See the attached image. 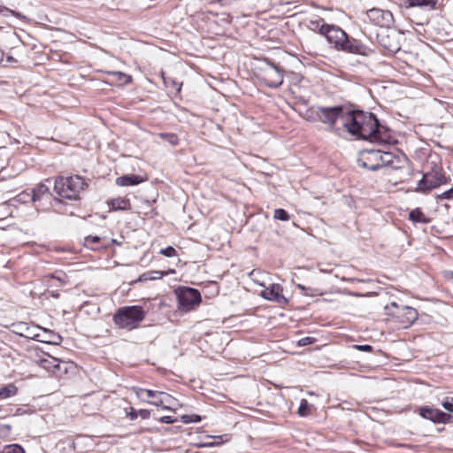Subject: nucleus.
Returning a JSON list of instances; mask_svg holds the SVG:
<instances>
[{
  "label": "nucleus",
  "mask_w": 453,
  "mask_h": 453,
  "mask_svg": "<svg viewBox=\"0 0 453 453\" xmlns=\"http://www.w3.org/2000/svg\"><path fill=\"white\" fill-rule=\"evenodd\" d=\"M343 127L350 134L363 140L386 142L388 138L386 127L380 125L372 112L348 108Z\"/></svg>",
  "instance_id": "f257e3e1"
},
{
  "label": "nucleus",
  "mask_w": 453,
  "mask_h": 453,
  "mask_svg": "<svg viewBox=\"0 0 453 453\" xmlns=\"http://www.w3.org/2000/svg\"><path fill=\"white\" fill-rule=\"evenodd\" d=\"M86 188H88V183L85 179L76 174L67 177L58 176L54 182L55 192L61 198L67 200H79L81 191Z\"/></svg>",
  "instance_id": "f03ea898"
},
{
  "label": "nucleus",
  "mask_w": 453,
  "mask_h": 453,
  "mask_svg": "<svg viewBox=\"0 0 453 453\" xmlns=\"http://www.w3.org/2000/svg\"><path fill=\"white\" fill-rule=\"evenodd\" d=\"M348 107L343 105H335L331 107L318 106L311 109L309 111L314 115L313 120L317 119L326 125V129L335 134H340L341 129L335 127V123L340 119L344 125V119L347 114Z\"/></svg>",
  "instance_id": "7ed1b4c3"
},
{
  "label": "nucleus",
  "mask_w": 453,
  "mask_h": 453,
  "mask_svg": "<svg viewBox=\"0 0 453 453\" xmlns=\"http://www.w3.org/2000/svg\"><path fill=\"white\" fill-rule=\"evenodd\" d=\"M146 312L140 305L119 308L113 315V322L122 329L133 330L145 319Z\"/></svg>",
  "instance_id": "20e7f679"
},
{
  "label": "nucleus",
  "mask_w": 453,
  "mask_h": 453,
  "mask_svg": "<svg viewBox=\"0 0 453 453\" xmlns=\"http://www.w3.org/2000/svg\"><path fill=\"white\" fill-rule=\"evenodd\" d=\"M384 309L387 315L395 318L404 328L409 327L418 319V311L411 306L399 305L396 302H391Z\"/></svg>",
  "instance_id": "39448f33"
},
{
  "label": "nucleus",
  "mask_w": 453,
  "mask_h": 453,
  "mask_svg": "<svg viewBox=\"0 0 453 453\" xmlns=\"http://www.w3.org/2000/svg\"><path fill=\"white\" fill-rule=\"evenodd\" d=\"M262 62L263 65L259 68L260 80L269 88H279L283 82V69L267 58H265Z\"/></svg>",
  "instance_id": "423d86ee"
},
{
  "label": "nucleus",
  "mask_w": 453,
  "mask_h": 453,
  "mask_svg": "<svg viewBox=\"0 0 453 453\" xmlns=\"http://www.w3.org/2000/svg\"><path fill=\"white\" fill-rule=\"evenodd\" d=\"M179 309L182 311L194 310L202 301L200 292L193 288L180 287L175 290Z\"/></svg>",
  "instance_id": "0eeeda50"
},
{
  "label": "nucleus",
  "mask_w": 453,
  "mask_h": 453,
  "mask_svg": "<svg viewBox=\"0 0 453 453\" xmlns=\"http://www.w3.org/2000/svg\"><path fill=\"white\" fill-rule=\"evenodd\" d=\"M134 391L139 399L157 407H162L165 410L169 409L166 404L171 403V401L173 400V397L170 395L162 391L141 388H134Z\"/></svg>",
  "instance_id": "6e6552de"
},
{
  "label": "nucleus",
  "mask_w": 453,
  "mask_h": 453,
  "mask_svg": "<svg viewBox=\"0 0 453 453\" xmlns=\"http://www.w3.org/2000/svg\"><path fill=\"white\" fill-rule=\"evenodd\" d=\"M446 182L444 175L440 170H433L423 175L422 179L418 182L416 191L429 192Z\"/></svg>",
  "instance_id": "1a4fd4ad"
},
{
  "label": "nucleus",
  "mask_w": 453,
  "mask_h": 453,
  "mask_svg": "<svg viewBox=\"0 0 453 453\" xmlns=\"http://www.w3.org/2000/svg\"><path fill=\"white\" fill-rule=\"evenodd\" d=\"M338 50L365 57L372 53V50L368 46L362 43L359 40L349 36L348 34L346 35L344 42L340 45V49Z\"/></svg>",
  "instance_id": "9d476101"
},
{
  "label": "nucleus",
  "mask_w": 453,
  "mask_h": 453,
  "mask_svg": "<svg viewBox=\"0 0 453 453\" xmlns=\"http://www.w3.org/2000/svg\"><path fill=\"white\" fill-rule=\"evenodd\" d=\"M368 19L376 26L389 28L394 23L391 12L380 8H372L366 12Z\"/></svg>",
  "instance_id": "9b49d317"
},
{
  "label": "nucleus",
  "mask_w": 453,
  "mask_h": 453,
  "mask_svg": "<svg viewBox=\"0 0 453 453\" xmlns=\"http://www.w3.org/2000/svg\"><path fill=\"white\" fill-rule=\"evenodd\" d=\"M380 157V150H366L362 152L358 164L363 168L377 171L381 168Z\"/></svg>",
  "instance_id": "f8f14e48"
},
{
  "label": "nucleus",
  "mask_w": 453,
  "mask_h": 453,
  "mask_svg": "<svg viewBox=\"0 0 453 453\" xmlns=\"http://www.w3.org/2000/svg\"><path fill=\"white\" fill-rule=\"evenodd\" d=\"M418 414L423 418L428 419L434 424H448L452 418L450 414L428 406L420 407L418 409Z\"/></svg>",
  "instance_id": "ddd939ff"
},
{
  "label": "nucleus",
  "mask_w": 453,
  "mask_h": 453,
  "mask_svg": "<svg viewBox=\"0 0 453 453\" xmlns=\"http://www.w3.org/2000/svg\"><path fill=\"white\" fill-rule=\"evenodd\" d=\"M379 43L391 53H396L401 50V44L397 34L394 31L383 32L377 35Z\"/></svg>",
  "instance_id": "4468645a"
},
{
  "label": "nucleus",
  "mask_w": 453,
  "mask_h": 453,
  "mask_svg": "<svg viewBox=\"0 0 453 453\" xmlns=\"http://www.w3.org/2000/svg\"><path fill=\"white\" fill-rule=\"evenodd\" d=\"M346 35L347 33L340 27L335 25H329L324 36L326 37V41L332 44L336 50H338L340 49V45L344 42Z\"/></svg>",
  "instance_id": "2eb2a0df"
},
{
  "label": "nucleus",
  "mask_w": 453,
  "mask_h": 453,
  "mask_svg": "<svg viewBox=\"0 0 453 453\" xmlns=\"http://www.w3.org/2000/svg\"><path fill=\"white\" fill-rule=\"evenodd\" d=\"M281 291L282 288L279 284H273L270 288H266L261 292V296L280 304H286L288 300L281 294Z\"/></svg>",
  "instance_id": "dca6fc26"
},
{
  "label": "nucleus",
  "mask_w": 453,
  "mask_h": 453,
  "mask_svg": "<svg viewBox=\"0 0 453 453\" xmlns=\"http://www.w3.org/2000/svg\"><path fill=\"white\" fill-rule=\"evenodd\" d=\"M51 194L49 187L45 183H40L31 190V200L33 203L42 200L49 201Z\"/></svg>",
  "instance_id": "f3484780"
},
{
  "label": "nucleus",
  "mask_w": 453,
  "mask_h": 453,
  "mask_svg": "<svg viewBox=\"0 0 453 453\" xmlns=\"http://www.w3.org/2000/svg\"><path fill=\"white\" fill-rule=\"evenodd\" d=\"M380 165L381 168L385 166H389L393 169L401 168V158L399 156H396L391 152H385L380 150Z\"/></svg>",
  "instance_id": "a211bd4d"
},
{
  "label": "nucleus",
  "mask_w": 453,
  "mask_h": 453,
  "mask_svg": "<svg viewBox=\"0 0 453 453\" xmlns=\"http://www.w3.org/2000/svg\"><path fill=\"white\" fill-rule=\"evenodd\" d=\"M42 366L52 372H57L62 370V365H66L65 362L55 358L53 357L49 356L47 358H43L41 360Z\"/></svg>",
  "instance_id": "6ab92c4d"
},
{
  "label": "nucleus",
  "mask_w": 453,
  "mask_h": 453,
  "mask_svg": "<svg viewBox=\"0 0 453 453\" xmlns=\"http://www.w3.org/2000/svg\"><path fill=\"white\" fill-rule=\"evenodd\" d=\"M143 178L136 174H127L118 177L116 179V184L120 187L134 186L142 183Z\"/></svg>",
  "instance_id": "aec40b11"
},
{
  "label": "nucleus",
  "mask_w": 453,
  "mask_h": 453,
  "mask_svg": "<svg viewBox=\"0 0 453 453\" xmlns=\"http://www.w3.org/2000/svg\"><path fill=\"white\" fill-rule=\"evenodd\" d=\"M15 327L18 330V331H16V334H19L20 336H23L26 338H31L35 341H41V334H34L32 332L33 328H31L27 323L20 322L18 325H15Z\"/></svg>",
  "instance_id": "412c9836"
},
{
  "label": "nucleus",
  "mask_w": 453,
  "mask_h": 453,
  "mask_svg": "<svg viewBox=\"0 0 453 453\" xmlns=\"http://www.w3.org/2000/svg\"><path fill=\"white\" fill-rule=\"evenodd\" d=\"M329 25L330 24H326L325 22L324 19L317 18L314 19H310L307 23V27L313 32H318L321 35H325Z\"/></svg>",
  "instance_id": "4be33fe9"
},
{
  "label": "nucleus",
  "mask_w": 453,
  "mask_h": 453,
  "mask_svg": "<svg viewBox=\"0 0 453 453\" xmlns=\"http://www.w3.org/2000/svg\"><path fill=\"white\" fill-rule=\"evenodd\" d=\"M438 0H403L407 8L423 7L429 10H434Z\"/></svg>",
  "instance_id": "5701e85b"
},
{
  "label": "nucleus",
  "mask_w": 453,
  "mask_h": 453,
  "mask_svg": "<svg viewBox=\"0 0 453 453\" xmlns=\"http://www.w3.org/2000/svg\"><path fill=\"white\" fill-rule=\"evenodd\" d=\"M111 210L113 211H130L131 210V203L129 199L127 198H113L109 203Z\"/></svg>",
  "instance_id": "b1692460"
},
{
  "label": "nucleus",
  "mask_w": 453,
  "mask_h": 453,
  "mask_svg": "<svg viewBox=\"0 0 453 453\" xmlns=\"http://www.w3.org/2000/svg\"><path fill=\"white\" fill-rule=\"evenodd\" d=\"M409 219L414 223L422 224H427L430 221L419 208L413 209L410 211Z\"/></svg>",
  "instance_id": "393cba45"
},
{
  "label": "nucleus",
  "mask_w": 453,
  "mask_h": 453,
  "mask_svg": "<svg viewBox=\"0 0 453 453\" xmlns=\"http://www.w3.org/2000/svg\"><path fill=\"white\" fill-rule=\"evenodd\" d=\"M17 392H18V388L12 383H10L4 387H2L0 388V400H4L9 397H12V396L15 395L17 394Z\"/></svg>",
  "instance_id": "a878e982"
},
{
  "label": "nucleus",
  "mask_w": 453,
  "mask_h": 453,
  "mask_svg": "<svg viewBox=\"0 0 453 453\" xmlns=\"http://www.w3.org/2000/svg\"><path fill=\"white\" fill-rule=\"evenodd\" d=\"M166 274H168V273L162 272V271L147 272V273H142L140 276L139 280L142 281V280H158V279H162L163 276H165Z\"/></svg>",
  "instance_id": "bb28decb"
},
{
  "label": "nucleus",
  "mask_w": 453,
  "mask_h": 453,
  "mask_svg": "<svg viewBox=\"0 0 453 453\" xmlns=\"http://www.w3.org/2000/svg\"><path fill=\"white\" fill-rule=\"evenodd\" d=\"M43 333L45 335L42 338H41L40 342L57 344L62 339L59 334H55L50 330L43 329Z\"/></svg>",
  "instance_id": "cd10ccee"
},
{
  "label": "nucleus",
  "mask_w": 453,
  "mask_h": 453,
  "mask_svg": "<svg viewBox=\"0 0 453 453\" xmlns=\"http://www.w3.org/2000/svg\"><path fill=\"white\" fill-rule=\"evenodd\" d=\"M158 136L173 146L178 145L180 142L177 134L173 133H160Z\"/></svg>",
  "instance_id": "c85d7f7f"
},
{
  "label": "nucleus",
  "mask_w": 453,
  "mask_h": 453,
  "mask_svg": "<svg viewBox=\"0 0 453 453\" xmlns=\"http://www.w3.org/2000/svg\"><path fill=\"white\" fill-rule=\"evenodd\" d=\"M311 404L306 399H302L298 407L297 413L301 417H307L311 414Z\"/></svg>",
  "instance_id": "c756f323"
},
{
  "label": "nucleus",
  "mask_w": 453,
  "mask_h": 453,
  "mask_svg": "<svg viewBox=\"0 0 453 453\" xmlns=\"http://www.w3.org/2000/svg\"><path fill=\"white\" fill-rule=\"evenodd\" d=\"M110 74L113 76V78L116 81H119L121 84H127L132 81V77L130 75L126 74L122 72H111L110 73Z\"/></svg>",
  "instance_id": "7c9ffc66"
},
{
  "label": "nucleus",
  "mask_w": 453,
  "mask_h": 453,
  "mask_svg": "<svg viewBox=\"0 0 453 453\" xmlns=\"http://www.w3.org/2000/svg\"><path fill=\"white\" fill-rule=\"evenodd\" d=\"M2 453H26L23 447L19 444H9L3 448Z\"/></svg>",
  "instance_id": "2f4dec72"
},
{
  "label": "nucleus",
  "mask_w": 453,
  "mask_h": 453,
  "mask_svg": "<svg viewBox=\"0 0 453 453\" xmlns=\"http://www.w3.org/2000/svg\"><path fill=\"white\" fill-rule=\"evenodd\" d=\"M101 241V238L97 235L92 236L88 235L85 238V246H87L89 249L96 250L99 249L98 247H96L95 245L99 243Z\"/></svg>",
  "instance_id": "473e14b6"
},
{
  "label": "nucleus",
  "mask_w": 453,
  "mask_h": 453,
  "mask_svg": "<svg viewBox=\"0 0 453 453\" xmlns=\"http://www.w3.org/2000/svg\"><path fill=\"white\" fill-rule=\"evenodd\" d=\"M273 217L280 221H287L290 218L288 212L284 209L274 210Z\"/></svg>",
  "instance_id": "72a5a7b5"
},
{
  "label": "nucleus",
  "mask_w": 453,
  "mask_h": 453,
  "mask_svg": "<svg viewBox=\"0 0 453 453\" xmlns=\"http://www.w3.org/2000/svg\"><path fill=\"white\" fill-rule=\"evenodd\" d=\"M296 288H299L302 291V293L305 296H315L319 295V290L316 288H307L302 284H297Z\"/></svg>",
  "instance_id": "f704fd0d"
},
{
  "label": "nucleus",
  "mask_w": 453,
  "mask_h": 453,
  "mask_svg": "<svg viewBox=\"0 0 453 453\" xmlns=\"http://www.w3.org/2000/svg\"><path fill=\"white\" fill-rule=\"evenodd\" d=\"M441 406L449 413H453V397L446 396L441 403Z\"/></svg>",
  "instance_id": "c9c22d12"
},
{
  "label": "nucleus",
  "mask_w": 453,
  "mask_h": 453,
  "mask_svg": "<svg viewBox=\"0 0 453 453\" xmlns=\"http://www.w3.org/2000/svg\"><path fill=\"white\" fill-rule=\"evenodd\" d=\"M181 420L185 424L196 423L201 421V417L196 414L183 415Z\"/></svg>",
  "instance_id": "e433bc0d"
},
{
  "label": "nucleus",
  "mask_w": 453,
  "mask_h": 453,
  "mask_svg": "<svg viewBox=\"0 0 453 453\" xmlns=\"http://www.w3.org/2000/svg\"><path fill=\"white\" fill-rule=\"evenodd\" d=\"M159 253L166 257L177 256V250L173 246H167L166 248L161 249Z\"/></svg>",
  "instance_id": "4c0bfd02"
},
{
  "label": "nucleus",
  "mask_w": 453,
  "mask_h": 453,
  "mask_svg": "<svg viewBox=\"0 0 453 453\" xmlns=\"http://www.w3.org/2000/svg\"><path fill=\"white\" fill-rule=\"evenodd\" d=\"M223 436H226V434L212 437L213 441H210V442H206L204 444V446H206V447H215V446L221 445L224 442Z\"/></svg>",
  "instance_id": "58836bf2"
},
{
  "label": "nucleus",
  "mask_w": 453,
  "mask_h": 453,
  "mask_svg": "<svg viewBox=\"0 0 453 453\" xmlns=\"http://www.w3.org/2000/svg\"><path fill=\"white\" fill-rule=\"evenodd\" d=\"M316 342V339L313 337L306 336L300 339L297 342V345L300 347L308 346L313 344Z\"/></svg>",
  "instance_id": "ea45409f"
},
{
  "label": "nucleus",
  "mask_w": 453,
  "mask_h": 453,
  "mask_svg": "<svg viewBox=\"0 0 453 453\" xmlns=\"http://www.w3.org/2000/svg\"><path fill=\"white\" fill-rule=\"evenodd\" d=\"M453 198V187L449 190L442 192L441 194L437 196V200L441 201L445 199H452Z\"/></svg>",
  "instance_id": "a19ab883"
},
{
  "label": "nucleus",
  "mask_w": 453,
  "mask_h": 453,
  "mask_svg": "<svg viewBox=\"0 0 453 453\" xmlns=\"http://www.w3.org/2000/svg\"><path fill=\"white\" fill-rule=\"evenodd\" d=\"M12 426L11 425H2L0 424V437H5L10 434Z\"/></svg>",
  "instance_id": "79ce46f5"
},
{
  "label": "nucleus",
  "mask_w": 453,
  "mask_h": 453,
  "mask_svg": "<svg viewBox=\"0 0 453 453\" xmlns=\"http://www.w3.org/2000/svg\"><path fill=\"white\" fill-rule=\"evenodd\" d=\"M0 14L3 15L4 17H9V16H15L16 13L14 11L5 7V6H2L0 5Z\"/></svg>",
  "instance_id": "37998d69"
},
{
  "label": "nucleus",
  "mask_w": 453,
  "mask_h": 453,
  "mask_svg": "<svg viewBox=\"0 0 453 453\" xmlns=\"http://www.w3.org/2000/svg\"><path fill=\"white\" fill-rule=\"evenodd\" d=\"M353 348L357 349V350H360V351H366V352H371L372 350V346L369 345V344H364V345H353Z\"/></svg>",
  "instance_id": "c03bdc74"
},
{
  "label": "nucleus",
  "mask_w": 453,
  "mask_h": 453,
  "mask_svg": "<svg viewBox=\"0 0 453 453\" xmlns=\"http://www.w3.org/2000/svg\"><path fill=\"white\" fill-rule=\"evenodd\" d=\"M158 420L164 424H173L176 422V418H173L172 416H163Z\"/></svg>",
  "instance_id": "a18cd8bd"
},
{
  "label": "nucleus",
  "mask_w": 453,
  "mask_h": 453,
  "mask_svg": "<svg viewBox=\"0 0 453 453\" xmlns=\"http://www.w3.org/2000/svg\"><path fill=\"white\" fill-rule=\"evenodd\" d=\"M138 416H140L142 419H147L150 418V412L148 410H140L137 411Z\"/></svg>",
  "instance_id": "49530a36"
},
{
  "label": "nucleus",
  "mask_w": 453,
  "mask_h": 453,
  "mask_svg": "<svg viewBox=\"0 0 453 453\" xmlns=\"http://www.w3.org/2000/svg\"><path fill=\"white\" fill-rule=\"evenodd\" d=\"M127 415L131 420H134L138 418L137 411L134 410L133 407L130 408V411L127 412Z\"/></svg>",
  "instance_id": "de8ad7c7"
},
{
  "label": "nucleus",
  "mask_w": 453,
  "mask_h": 453,
  "mask_svg": "<svg viewBox=\"0 0 453 453\" xmlns=\"http://www.w3.org/2000/svg\"><path fill=\"white\" fill-rule=\"evenodd\" d=\"M6 61L9 62V63H12V62H17V60L12 57V56H8L7 58H6Z\"/></svg>",
  "instance_id": "09e8293b"
},
{
  "label": "nucleus",
  "mask_w": 453,
  "mask_h": 453,
  "mask_svg": "<svg viewBox=\"0 0 453 453\" xmlns=\"http://www.w3.org/2000/svg\"><path fill=\"white\" fill-rule=\"evenodd\" d=\"M305 45H306V47H307V52H308L309 54H311V46H310L309 42H305Z\"/></svg>",
  "instance_id": "8fccbe9b"
}]
</instances>
